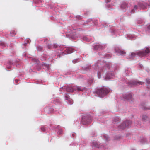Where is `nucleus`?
I'll return each instance as SVG.
<instances>
[{
  "instance_id": "nucleus-20",
  "label": "nucleus",
  "mask_w": 150,
  "mask_h": 150,
  "mask_svg": "<svg viewBox=\"0 0 150 150\" xmlns=\"http://www.w3.org/2000/svg\"><path fill=\"white\" fill-rule=\"evenodd\" d=\"M120 122V119L118 117H116L114 118L113 121V122L115 124L117 123Z\"/></svg>"
},
{
  "instance_id": "nucleus-4",
  "label": "nucleus",
  "mask_w": 150,
  "mask_h": 150,
  "mask_svg": "<svg viewBox=\"0 0 150 150\" xmlns=\"http://www.w3.org/2000/svg\"><path fill=\"white\" fill-rule=\"evenodd\" d=\"M109 90L108 88L105 87H102L98 88L96 93L100 98H103L109 92Z\"/></svg>"
},
{
  "instance_id": "nucleus-16",
  "label": "nucleus",
  "mask_w": 150,
  "mask_h": 150,
  "mask_svg": "<svg viewBox=\"0 0 150 150\" xmlns=\"http://www.w3.org/2000/svg\"><path fill=\"white\" fill-rule=\"evenodd\" d=\"M91 68V67L89 65L84 66L83 67V70L84 71L90 70Z\"/></svg>"
},
{
  "instance_id": "nucleus-37",
  "label": "nucleus",
  "mask_w": 150,
  "mask_h": 150,
  "mask_svg": "<svg viewBox=\"0 0 150 150\" xmlns=\"http://www.w3.org/2000/svg\"><path fill=\"white\" fill-rule=\"evenodd\" d=\"M26 41H27V43L25 42L24 43V46H25L27 43H30V40H26Z\"/></svg>"
},
{
  "instance_id": "nucleus-58",
  "label": "nucleus",
  "mask_w": 150,
  "mask_h": 150,
  "mask_svg": "<svg viewBox=\"0 0 150 150\" xmlns=\"http://www.w3.org/2000/svg\"><path fill=\"white\" fill-rule=\"evenodd\" d=\"M103 26H105V25H104L103 24Z\"/></svg>"
},
{
  "instance_id": "nucleus-55",
  "label": "nucleus",
  "mask_w": 150,
  "mask_h": 150,
  "mask_svg": "<svg viewBox=\"0 0 150 150\" xmlns=\"http://www.w3.org/2000/svg\"><path fill=\"white\" fill-rule=\"evenodd\" d=\"M79 19H81V18L79 16Z\"/></svg>"
},
{
  "instance_id": "nucleus-13",
  "label": "nucleus",
  "mask_w": 150,
  "mask_h": 150,
  "mask_svg": "<svg viewBox=\"0 0 150 150\" xmlns=\"http://www.w3.org/2000/svg\"><path fill=\"white\" fill-rule=\"evenodd\" d=\"M115 52L117 54H119L121 55H123L125 54V52L123 51H122L118 47H115Z\"/></svg>"
},
{
  "instance_id": "nucleus-57",
  "label": "nucleus",
  "mask_w": 150,
  "mask_h": 150,
  "mask_svg": "<svg viewBox=\"0 0 150 150\" xmlns=\"http://www.w3.org/2000/svg\"><path fill=\"white\" fill-rule=\"evenodd\" d=\"M98 54L100 55H101V54H100V53H98Z\"/></svg>"
},
{
  "instance_id": "nucleus-12",
  "label": "nucleus",
  "mask_w": 150,
  "mask_h": 150,
  "mask_svg": "<svg viewBox=\"0 0 150 150\" xmlns=\"http://www.w3.org/2000/svg\"><path fill=\"white\" fill-rule=\"evenodd\" d=\"M144 84V82L142 81H137L132 80L129 82V84L132 85H139Z\"/></svg>"
},
{
  "instance_id": "nucleus-34",
  "label": "nucleus",
  "mask_w": 150,
  "mask_h": 150,
  "mask_svg": "<svg viewBox=\"0 0 150 150\" xmlns=\"http://www.w3.org/2000/svg\"><path fill=\"white\" fill-rule=\"evenodd\" d=\"M62 130L61 129H59V130L58 131L57 133L58 134H62Z\"/></svg>"
},
{
  "instance_id": "nucleus-39",
  "label": "nucleus",
  "mask_w": 150,
  "mask_h": 150,
  "mask_svg": "<svg viewBox=\"0 0 150 150\" xmlns=\"http://www.w3.org/2000/svg\"><path fill=\"white\" fill-rule=\"evenodd\" d=\"M68 103L70 104H71L73 103L72 100H68Z\"/></svg>"
},
{
  "instance_id": "nucleus-8",
  "label": "nucleus",
  "mask_w": 150,
  "mask_h": 150,
  "mask_svg": "<svg viewBox=\"0 0 150 150\" xmlns=\"http://www.w3.org/2000/svg\"><path fill=\"white\" fill-rule=\"evenodd\" d=\"M122 98L125 100L130 102H132L134 99L132 97V94L130 93H128L123 94Z\"/></svg>"
},
{
  "instance_id": "nucleus-6",
  "label": "nucleus",
  "mask_w": 150,
  "mask_h": 150,
  "mask_svg": "<svg viewBox=\"0 0 150 150\" xmlns=\"http://www.w3.org/2000/svg\"><path fill=\"white\" fill-rule=\"evenodd\" d=\"M132 125V122L130 121L127 120L124 122L118 127L120 129H124L126 127L129 128L131 127Z\"/></svg>"
},
{
  "instance_id": "nucleus-11",
  "label": "nucleus",
  "mask_w": 150,
  "mask_h": 150,
  "mask_svg": "<svg viewBox=\"0 0 150 150\" xmlns=\"http://www.w3.org/2000/svg\"><path fill=\"white\" fill-rule=\"evenodd\" d=\"M93 50H100L103 49L105 47L104 45H102L100 43H96L93 45Z\"/></svg>"
},
{
  "instance_id": "nucleus-14",
  "label": "nucleus",
  "mask_w": 150,
  "mask_h": 150,
  "mask_svg": "<svg viewBox=\"0 0 150 150\" xmlns=\"http://www.w3.org/2000/svg\"><path fill=\"white\" fill-rule=\"evenodd\" d=\"M91 144L93 147H94L98 148L101 147V146H100V145L97 143V142L95 141H93L92 142Z\"/></svg>"
},
{
  "instance_id": "nucleus-47",
  "label": "nucleus",
  "mask_w": 150,
  "mask_h": 150,
  "mask_svg": "<svg viewBox=\"0 0 150 150\" xmlns=\"http://www.w3.org/2000/svg\"><path fill=\"white\" fill-rule=\"evenodd\" d=\"M69 32L71 34L72 33H73L74 32H73V31H72L71 30L70 31H69Z\"/></svg>"
},
{
  "instance_id": "nucleus-31",
  "label": "nucleus",
  "mask_w": 150,
  "mask_h": 150,
  "mask_svg": "<svg viewBox=\"0 0 150 150\" xmlns=\"http://www.w3.org/2000/svg\"><path fill=\"white\" fill-rule=\"evenodd\" d=\"M34 1L36 3H42V0H35Z\"/></svg>"
},
{
  "instance_id": "nucleus-40",
  "label": "nucleus",
  "mask_w": 150,
  "mask_h": 150,
  "mask_svg": "<svg viewBox=\"0 0 150 150\" xmlns=\"http://www.w3.org/2000/svg\"><path fill=\"white\" fill-rule=\"evenodd\" d=\"M147 30L149 31H150V25H149L147 26Z\"/></svg>"
},
{
  "instance_id": "nucleus-42",
  "label": "nucleus",
  "mask_w": 150,
  "mask_h": 150,
  "mask_svg": "<svg viewBox=\"0 0 150 150\" xmlns=\"http://www.w3.org/2000/svg\"><path fill=\"white\" fill-rule=\"evenodd\" d=\"M92 21V19H89L87 20V22H90Z\"/></svg>"
},
{
  "instance_id": "nucleus-7",
  "label": "nucleus",
  "mask_w": 150,
  "mask_h": 150,
  "mask_svg": "<svg viewBox=\"0 0 150 150\" xmlns=\"http://www.w3.org/2000/svg\"><path fill=\"white\" fill-rule=\"evenodd\" d=\"M150 52V50L148 48H146L138 52V55L141 57H145L147 56Z\"/></svg>"
},
{
  "instance_id": "nucleus-9",
  "label": "nucleus",
  "mask_w": 150,
  "mask_h": 150,
  "mask_svg": "<svg viewBox=\"0 0 150 150\" xmlns=\"http://www.w3.org/2000/svg\"><path fill=\"white\" fill-rule=\"evenodd\" d=\"M91 120L90 117L89 116H85L83 117L81 122L83 125H87L90 123Z\"/></svg>"
},
{
  "instance_id": "nucleus-36",
  "label": "nucleus",
  "mask_w": 150,
  "mask_h": 150,
  "mask_svg": "<svg viewBox=\"0 0 150 150\" xmlns=\"http://www.w3.org/2000/svg\"><path fill=\"white\" fill-rule=\"evenodd\" d=\"M136 55V54L135 53H132L131 54V57H135Z\"/></svg>"
},
{
  "instance_id": "nucleus-49",
  "label": "nucleus",
  "mask_w": 150,
  "mask_h": 150,
  "mask_svg": "<svg viewBox=\"0 0 150 150\" xmlns=\"http://www.w3.org/2000/svg\"><path fill=\"white\" fill-rule=\"evenodd\" d=\"M110 56L109 54H107L105 56V57H107L109 56Z\"/></svg>"
},
{
  "instance_id": "nucleus-44",
  "label": "nucleus",
  "mask_w": 150,
  "mask_h": 150,
  "mask_svg": "<svg viewBox=\"0 0 150 150\" xmlns=\"http://www.w3.org/2000/svg\"><path fill=\"white\" fill-rule=\"evenodd\" d=\"M76 136V134L75 133H72V136L73 137H75Z\"/></svg>"
},
{
  "instance_id": "nucleus-24",
  "label": "nucleus",
  "mask_w": 150,
  "mask_h": 150,
  "mask_svg": "<svg viewBox=\"0 0 150 150\" xmlns=\"http://www.w3.org/2000/svg\"><path fill=\"white\" fill-rule=\"evenodd\" d=\"M102 136H103V138L105 139L107 141H108L109 138H108V136H107L106 134H103Z\"/></svg>"
},
{
  "instance_id": "nucleus-10",
  "label": "nucleus",
  "mask_w": 150,
  "mask_h": 150,
  "mask_svg": "<svg viewBox=\"0 0 150 150\" xmlns=\"http://www.w3.org/2000/svg\"><path fill=\"white\" fill-rule=\"evenodd\" d=\"M115 76L114 73L112 72L109 71L107 72L105 75L104 78L106 80H108L111 78H113Z\"/></svg>"
},
{
  "instance_id": "nucleus-21",
  "label": "nucleus",
  "mask_w": 150,
  "mask_h": 150,
  "mask_svg": "<svg viewBox=\"0 0 150 150\" xmlns=\"http://www.w3.org/2000/svg\"><path fill=\"white\" fill-rule=\"evenodd\" d=\"M111 30V32L112 34H115L117 33L115 29V28H113L110 29Z\"/></svg>"
},
{
  "instance_id": "nucleus-29",
  "label": "nucleus",
  "mask_w": 150,
  "mask_h": 150,
  "mask_svg": "<svg viewBox=\"0 0 150 150\" xmlns=\"http://www.w3.org/2000/svg\"><path fill=\"white\" fill-rule=\"evenodd\" d=\"M47 48H48V49H50V48H52V45L48 44L47 45Z\"/></svg>"
},
{
  "instance_id": "nucleus-56",
  "label": "nucleus",
  "mask_w": 150,
  "mask_h": 150,
  "mask_svg": "<svg viewBox=\"0 0 150 150\" xmlns=\"http://www.w3.org/2000/svg\"><path fill=\"white\" fill-rule=\"evenodd\" d=\"M103 149H105V150H106V149H105V148H104V147H103Z\"/></svg>"
},
{
  "instance_id": "nucleus-18",
  "label": "nucleus",
  "mask_w": 150,
  "mask_h": 150,
  "mask_svg": "<svg viewBox=\"0 0 150 150\" xmlns=\"http://www.w3.org/2000/svg\"><path fill=\"white\" fill-rule=\"evenodd\" d=\"M127 7V4L123 2L122 4L120 6V7L121 9H124Z\"/></svg>"
},
{
  "instance_id": "nucleus-59",
  "label": "nucleus",
  "mask_w": 150,
  "mask_h": 150,
  "mask_svg": "<svg viewBox=\"0 0 150 150\" xmlns=\"http://www.w3.org/2000/svg\"><path fill=\"white\" fill-rule=\"evenodd\" d=\"M54 112V111H53V110H52V112Z\"/></svg>"
},
{
  "instance_id": "nucleus-33",
  "label": "nucleus",
  "mask_w": 150,
  "mask_h": 150,
  "mask_svg": "<svg viewBox=\"0 0 150 150\" xmlns=\"http://www.w3.org/2000/svg\"><path fill=\"white\" fill-rule=\"evenodd\" d=\"M32 61L34 62H36L38 63V60L36 59L33 58L32 59Z\"/></svg>"
},
{
  "instance_id": "nucleus-17",
  "label": "nucleus",
  "mask_w": 150,
  "mask_h": 150,
  "mask_svg": "<svg viewBox=\"0 0 150 150\" xmlns=\"http://www.w3.org/2000/svg\"><path fill=\"white\" fill-rule=\"evenodd\" d=\"M12 66V61L11 60L8 61L7 64V68L8 69H10Z\"/></svg>"
},
{
  "instance_id": "nucleus-23",
  "label": "nucleus",
  "mask_w": 150,
  "mask_h": 150,
  "mask_svg": "<svg viewBox=\"0 0 150 150\" xmlns=\"http://www.w3.org/2000/svg\"><path fill=\"white\" fill-rule=\"evenodd\" d=\"M82 39L84 41L88 42L90 40V39L88 38L86 36H83Z\"/></svg>"
},
{
  "instance_id": "nucleus-3",
  "label": "nucleus",
  "mask_w": 150,
  "mask_h": 150,
  "mask_svg": "<svg viewBox=\"0 0 150 150\" xmlns=\"http://www.w3.org/2000/svg\"><path fill=\"white\" fill-rule=\"evenodd\" d=\"M147 5V4L144 2H140L138 3L137 5H135L133 6L132 9L129 11V13H131V14L134 13L138 9H145Z\"/></svg>"
},
{
  "instance_id": "nucleus-26",
  "label": "nucleus",
  "mask_w": 150,
  "mask_h": 150,
  "mask_svg": "<svg viewBox=\"0 0 150 150\" xmlns=\"http://www.w3.org/2000/svg\"><path fill=\"white\" fill-rule=\"evenodd\" d=\"M6 44L3 42H0V46L2 48L6 47Z\"/></svg>"
},
{
  "instance_id": "nucleus-50",
  "label": "nucleus",
  "mask_w": 150,
  "mask_h": 150,
  "mask_svg": "<svg viewBox=\"0 0 150 150\" xmlns=\"http://www.w3.org/2000/svg\"><path fill=\"white\" fill-rule=\"evenodd\" d=\"M135 126H137V127H139V125H138V124H137V123H135Z\"/></svg>"
},
{
  "instance_id": "nucleus-25",
  "label": "nucleus",
  "mask_w": 150,
  "mask_h": 150,
  "mask_svg": "<svg viewBox=\"0 0 150 150\" xmlns=\"http://www.w3.org/2000/svg\"><path fill=\"white\" fill-rule=\"evenodd\" d=\"M37 49L38 51H42L43 50V47L40 46H38Z\"/></svg>"
},
{
  "instance_id": "nucleus-53",
  "label": "nucleus",
  "mask_w": 150,
  "mask_h": 150,
  "mask_svg": "<svg viewBox=\"0 0 150 150\" xmlns=\"http://www.w3.org/2000/svg\"><path fill=\"white\" fill-rule=\"evenodd\" d=\"M71 145L72 146H75L76 145V144L75 143H73V144H71Z\"/></svg>"
},
{
  "instance_id": "nucleus-30",
  "label": "nucleus",
  "mask_w": 150,
  "mask_h": 150,
  "mask_svg": "<svg viewBox=\"0 0 150 150\" xmlns=\"http://www.w3.org/2000/svg\"><path fill=\"white\" fill-rule=\"evenodd\" d=\"M93 79H90L88 80V83L89 84H91L93 83Z\"/></svg>"
},
{
  "instance_id": "nucleus-62",
  "label": "nucleus",
  "mask_w": 150,
  "mask_h": 150,
  "mask_svg": "<svg viewBox=\"0 0 150 150\" xmlns=\"http://www.w3.org/2000/svg\"><path fill=\"white\" fill-rule=\"evenodd\" d=\"M67 35H68V34H67Z\"/></svg>"
},
{
  "instance_id": "nucleus-35",
  "label": "nucleus",
  "mask_w": 150,
  "mask_h": 150,
  "mask_svg": "<svg viewBox=\"0 0 150 150\" xmlns=\"http://www.w3.org/2000/svg\"><path fill=\"white\" fill-rule=\"evenodd\" d=\"M79 62V61L78 59H75L72 61L74 63H76L77 62Z\"/></svg>"
},
{
  "instance_id": "nucleus-51",
  "label": "nucleus",
  "mask_w": 150,
  "mask_h": 150,
  "mask_svg": "<svg viewBox=\"0 0 150 150\" xmlns=\"http://www.w3.org/2000/svg\"><path fill=\"white\" fill-rule=\"evenodd\" d=\"M48 40V39H45L44 40V42H46L47 40Z\"/></svg>"
},
{
  "instance_id": "nucleus-60",
  "label": "nucleus",
  "mask_w": 150,
  "mask_h": 150,
  "mask_svg": "<svg viewBox=\"0 0 150 150\" xmlns=\"http://www.w3.org/2000/svg\"><path fill=\"white\" fill-rule=\"evenodd\" d=\"M57 128H59V127H58H58H57Z\"/></svg>"
},
{
  "instance_id": "nucleus-43",
  "label": "nucleus",
  "mask_w": 150,
  "mask_h": 150,
  "mask_svg": "<svg viewBox=\"0 0 150 150\" xmlns=\"http://www.w3.org/2000/svg\"><path fill=\"white\" fill-rule=\"evenodd\" d=\"M65 99H66L67 100H68L69 99V97L67 96H65Z\"/></svg>"
},
{
  "instance_id": "nucleus-1",
  "label": "nucleus",
  "mask_w": 150,
  "mask_h": 150,
  "mask_svg": "<svg viewBox=\"0 0 150 150\" xmlns=\"http://www.w3.org/2000/svg\"><path fill=\"white\" fill-rule=\"evenodd\" d=\"M93 67L95 69L97 70V76L99 79L101 77V73L104 72L105 70H108L110 68L108 63L106 62L102 63L100 61H98L96 63Z\"/></svg>"
},
{
  "instance_id": "nucleus-45",
  "label": "nucleus",
  "mask_w": 150,
  "mask_h": 150,
  "mask_svg": "<svg viewBox=\"0 0 150 150\" xmlns=\"http://www.w3.org/2000/svg\"><path fill=\"white\" fill-rule=\"evenodd\" d=\"M111 0H105V1L106 3H108L110 2Z\"/></svg>"
},
{
  "instance_id": "nucleus-15",
  "label": "nucleus",
  "mask_w": 150,
  "mask_h": 150,
  "mask_svg": "<svg viewBox=\"0 0 150 150\" xmlns=\"http://www.w3.org/2000/svg\"><path fill=\"white\" fill-rule=\"evenodd\" d=\"M126 37L129 39L134 40L136 36L133 35H127Z\"/></svg>"
},
{
  "instance_id": "nucleus-38",
  "label": "nucleus",
  "mask_w": 150,
  "mask_h": 150,
  "mask_svg": "<svg viewBox=\"0 0 150 150\" xmlns=\"http://www.w3.org/2000/svg\"><path fill=\"white\" fill-rule=\"evenodd\" d=\"M146 82L148 84H150V79H147L146 80Z\"/></svg>"
},
{
  "instance_id": "nucleus-48",
  "label": "nucleus",
  "mask_w": 150,
  "mask_h": 150,
  "mask_svg": "<svg viewBox=\"0 0 150 150\" xmlns=\"http://www.w3.org/2000/svg\"><path fill=\"white\" fill-rule=\"evenodd\" d=\"M18 80H17V79H16L15 80V82L16 83H18Z\"/></svg>"
},
{
  "instance_id": "nucleus-27",
  "label": "nucleus",
  "mask_w": 150,
  "mask_h": 150,
  "mask_svg": "<svg viewBox=\"0 0 150 150\" xmlns=\"http://www.w3.org/2000/svg\"><path fill=\"white\" fill-rule=\"evenodd\" d=\"M147 118V116L145 115H143L142 116V121H144Z\"/></svg>"
},
{
  "instance_id": "nucleus-61",
  "label": "nucleus",
  "mask_w": 150,
  "mask_h": 150,
  "mask_svg": "<svg viewBox=\"0 0 150 150\" xmlns=\"http://www.w3.org/2000/svg\"><path fill=\"white\" fill-rule=\"evenodd\" d=\"M102 57V58H105V57Z\"/></svg>"
},
{
  "instance_id": "nucleus-32",
  "label": "nucleus",
  "mask_w": 150,
  "mask_h": 150,
  "mask_svg": "<svg viewBox=\"0 0 150 150\" xmlns=\"http://www.w3.org/2000/svg\"><path fill=\"white\" fill-rule=\"evenodd\" d=\"M46 57L44 55L43 56H42V57L41 58V59L42 61H44L46 59Z\"/></svg>"
},
{
  "instance_id": "nucleus-2",
  "label": "nucleus",
  "mask_w": 150,
  "mask_h": 150,
  "mask_svg": "<svg viewBox=\"0 0 150 150\" xmlns=\"http://www.w3.org/2000/svg\"><path fill=\"white\" fill-rule=\"evenodd\" d=\"M52 48H57L59 54H67L73 52L74 49L71 47H66L65 45L59 46L57 44L52 45Z\"/></svg>"
},
{
  "instance_id": "nucleus-22",
  "label": "nucleus",
  "mask_w": 150,
  "mask_h": 150,
  "mask_svg": "<svg viewBox=\"0 0 150 150\" xmlns=\"http://www.w3.org/2000/svg\"><path fill=\"white\" fill-rule=\"evenodd\" d=\"M41 129L42 132H45L46 131L47 128L45 126H43L41 127Z\"/></svg>"
},
{
  "instance_id": "nucleus-52",
  "label": "nucleus",
  "mask_w": 150,
  "mask_h": 150,
  "mask_svg": "<svg viewBox=\"0 0 150 150\" xmlns=\"http://www.w3.org/2000/svg\"><path fill=\"white\" fill-rule=\"evenodd\" d=\"M138 23L139 24H141L142 23V21H141V22H139V21H138Z\"/></svg>"
},
{
  "instance_id": "nucleus-46",
  "label": "nucleus",
  "mask_w": 150,
  "mask_h": 150,
  "mask_svg": "<svg viewBox=\"0 0 150 150\" xmlns=\"http://www.w3.org/2000/svg\"><path fill=\"white\" fill-rule=\"evenodd\" d=\"M139 67L140 68H142L143 66L142 64H139Z\"/></svg>"
},
{
  "instance_id": "nucleus-19",
  "label": "nucleus",
  "mask_w": 150,
  "mask_h": 150,
  "mask_svg": "<svg viewBox=\"0 0 150 150\" xmlns=\"http://www.w3.org/2000/svg\"><path fill=\"white\" fill-rule=\"evenodd\" d=\"M141 106H142V108L144 110H149L150 109V108L149 107H146V106L145 105V104L142 103L141 104Z\"/></svg>"
},
{
  "instance_id": "nucleus-54",
  "label": "nucleus",
  "mask_w": 150,
  "mask_h": 150,
  "mask_svg": "<svg viewBox=\"0 0 150 150\" xmlns=\"http://www.w3.org/2000/svg\"><path fill=\"white\" fill-rule=\"evenodd\" d=\"M127 15L128 16H129L130 15V14L129 13H128V12H127Z\"/></svg>"
},
{
  "instance_id": "nucleus-28",
  "label": "nucleus",
  "mask_w": 150,
  "mask_h": 150,
  "mask_svg": "<svg viewBox=\"0 0 150 150\" xmlns=\"http://www.w3.org/2000/svg\"><path fill=\"white\" fill-rule=\"evenodd\" d=\"M10 35L12 36H14L15 34H16V32L14 31H12L10 32Z\"/></svg>"
},
{
  "instance_id": "nucleus-5",
  "label": "nucleus",
  "mask_w": 150,
  "mask_h": 150,
  "mask_svg": "<svg viewBox=\"0 0 150 150\" xmlns=\"http://www.w3.org/2000/svg\"><path fill=\"white\" fill-rule=\"evenodd\" d=\"M64 89L68 92H72L74 91H82L83 90V88L81 87L78 86H68L67 87H65L64 88L62 87L60 88V90L62 89Z\"/></svg>"
},
{
  "instance_id": "nucleus-41",
  "label": "nucleus",
  "mask_w": 150,
  "mask_h": 150,
  "mask_svg": "<svg viewBox=\"0 0 150 150\" xmlns=\"http://www.w3.org/2000/svg\"><path fill=\"white\" fill-rule=\"evenodd\" d=\"M98 23V21H95V22H94V25H98V24H97Z\"/></svg>"
}]
</instances>
